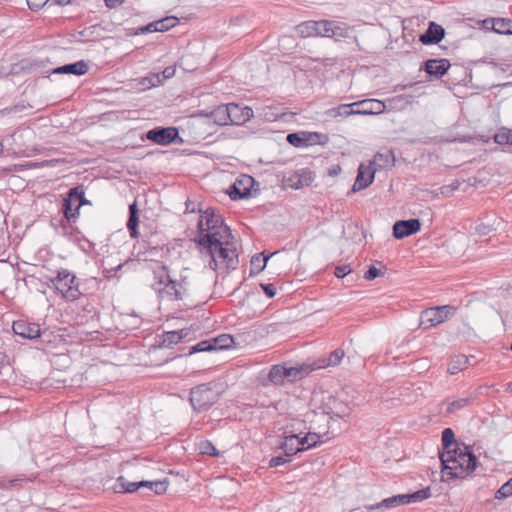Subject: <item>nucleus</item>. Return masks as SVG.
<instances>
[{"mask_svg":"<svg viewBox=\"0 0 512 512\" xmlns=\"http://www.w3.org/2000/svg\"><path fill=\"white\" fill-rule=\"evenodd\" d=\"M218 233L203 234L197 240L202 256L209 257L208 266L216 271L218 268L236 269L238 253L233 238H217Z\"/></svg>","mask_w":512,"mask_h":512,"instance_id":"obj_1","label":"nucleus"},{"mask_svg":"<svg viewBox=\"0 0 512 512\" xmlns=\"http://www.w3.org/2000/svg\"><path fill=\"white\" fill-rule=\"evenodd\" d=\"M442 481L465 479L478 465V460L466 445H455L453 450L440 453Z\"/></svg>","mask_w":512,"mask_h":512,"instance_id":"obj_2","label":"nucleus"},{"mask_svg":"<svg viewBox=\"0 0 512 512\" xmlns=\"http://www.w3.org/2000/svg\"><path fill=\"white\" fill-rule=\"evenodd\" d=\"M185 279L177 281L172 279L167 266L157 265L153 269V282L151 288L160 301H180L186 294Z\"/></svg>","mask_w":512,"mask_h":512,"instance_id":"obj_3","label":"nucleus"},{"mask_svg":"<svg viewBox=\"0 0 512 512\" xmlns=\"http://www.w3.org/2000/svg\"><path fill=\"white\" fill-rule=\"evenodd\" d=\"M315 368L309 364L297 366H287L286 363L276 364L270 368L268 373V382L275 386H282L285 382H294L301 380Z\"/></svg>","mask_w":512,"mask_h":512,"instance_id":"obj_4","label":"nucleus"},{"mask_svg":"<svg viewBox=\"0 0 512 512\" xmlns=\"http://www.w3.org/2000/svg\"><path fill=\"white\" fill-rule=\"evenodd\" d=\"M50 282L56 292L66 301L74 302L82 296L78 278L67 269L58 270L57 275L50 278Z\"/></svg>","mask_w":512,"mask_h":512,"instance_id":"obj_5","label":"nucleus"},{"mask_svg":"<svg viewBox=\"0 0 512 512\" xmlns=\"http://www.w3.org/2000/svg\"><path fill=\"white\" fill-rule=\"evenodd\" d=\"M220 391L213 382L204 383L190 390L189 402L194 411L201 413L210 409L219 399Z\"/></svg>","mask_w":512,"mask_h":512,"instance_id":"obj_6","label":"nucleus"},{"mask_svg":"<svg viewBox=\"0 0 512 512\" xmlns=\"http://www.w3.org/2000/svg\"><path fill=\"white\" fill-rule=\"evenodd\" d=\"M201 212L198 221L199 237L203 234L218 233L219 238H233L231 230L224 224V219L220 214H217L213 208H207Z\"/></svg>","mask_w":512,"mask_h":512,"instance_id":"obj_7","label":"nucleus"},{"mask_svg":"<svg viewBox=\"0 0 512 512\" xmlns=\"http://www.w3.org/2000/svg\"><path fill=\"white\" fill-rule=\"evenodd\" d=\"M455 312L456 307L452 305L427 308L420 314V327L428 329L437 326L452 317Z\"/></svg>","mask_w":512,"mask_h":512,"instance_id":"obj_8","label":"nucleus"},{"mask_svg":"<svg viewBox=\"0 0 512 512\" xmlns=\"http://www.w3.org/2000/svg\"><path fill=\"white\" fill-rule=\"evenodd\" d=\"M146 139L149 141L166 146L173 142H175L177 139L182 142V139L179 137V131L176 127H156L153 128L146 133Z\"/></svg>","mask_w":512,"mask_h":512,"instance_id":"obj_9","label":"nucleus"},{"mask_svg":"<svg viewBox=\"0 0 512 512\" xmlns=\"http://www.w3.org/2000/svg\"><path fill=\"white\" fill-rule=\"evenodd\" d=\"M254 183V179L248 175H242L237 179L229 188V197L236 201L245 199L251 196V188Z\"/></svg>","mask_w":512,"mask_h":512,"instance_id":"obj_10","label":"nucleus"},{"mask_svg":"<svg viewBox=\"0 0 512 512\" xmlns=\"http://www.w3.org/2000/svg\"><path fill=\"white\" fill-rule=\"evenodd\" d=\"M225 110L230 117V125H243L253 117V110L250 107L237 103L225 105Z\"/></svg>","mask_w":512,"mask_h":512,"instance_id":"obj_11","label":"nucleus"},{"mask_svg":"<svg viewBox=\"0 0 512 512\" xmlns=\"http://www.w3.org/2000/svg\"><path fill=\"white\" fill-rule=\"evenodd\" d=\"M421 229L420 220L412 218L396 221L393 225V236L396 239H403L417 233Z\"/></svg>","mask_w":512,"mask_h":512,"instance_id":"obj_12","label":"nucleus"},{"mask_svg":"<svg viewBox=\"0 0 512 512\" xmlns=\"http://www.w3.org/2000/svg\"><path fill=\"white\" fill-rule=\"evenodd\" d=\"M352 105L358 107L355 109L357 115H377L386 110L385 102L377 99H365L353 102Z\"/></svg>","mask_w":512,"mask_h":512,"instance_id":"obj_13","label":"nucleus"},{"mask_svg":"<svg viewBox=\"0 0 512 512\" xmlns=\"http://www.w3.org/2000/svg\"><path fill=\"white\" fill-rule=\"evenodd\" d=\"M15 335L24 339H36L40 336V327L36 323H30L26 320H17L12 325Z\"/></svg>","mask_w":512,"mask_h":512,"instance_id":"obj_14","label":"nucleus"},{"mask_svg":"<svg viewBox=\"0 0 512 512\" xmlns=\"http://www.w3.org/2000/svg\"><path fill=\"white\" fill-rule=\"evenodd\" d=\"M394 165L395 156L392 150L376 153L373 160L369 163V167H371L372 170H375V173L380 170H387Z\"/></svg>","mask_w":512,"mask_h":512,"instance_id":"obj_15","label":"nucleus"},{"mask_svg":"<svg viewBox=\"0 0 512 512\" xmlns=\"http://www.w3.org/2000/svg\"><path fill=\"white\" fill-rule=\"evenodd\" d=\"M444 36V28L435 22H430L426 31L420 35L419 40L424 45H431L439 43Z\"/></svg>","mask_w":512,"mask_h":512,"instance_id":"obj_16","label":"nucleus"},{"mask_svg":"<svg viewBox=\"0 0 512 512\" xmlns=\"http://www.w3.org/2000/svg\"><path fill=\"white\" fill-rule=\"evenodd\" d=\"M374 176L375 170H372L369 165L365 166L364 164H360L356 180L352 187L353 192L361 191L367 188L370 184H372Z\"/></svg>","mask_w":512,"mask_h":512,"instance_id":"obj_17","label":"nucleus"},{"mask_svg":"<svg viewBox=\"0 0 512 512\" xmlns=\"http://www.w3.org/2000/svg\"><path fill=\"white\" fill-rule=\"evenodd\" d=\"M450 66L447 59H429L424 64V70L431 77L439 79L447 73Z\"/></svg>","mask_w":512,"mask_h":512,"instance_id":"obj_18","label":"nucleus"},{"mask_svg":"<svg viewBox=\"0 0 512 512\" xmlns=\"http://www.w3.org/2000/svg\"><path fill=\"white\" fill-rule=\"evenodd\" d=\"M279 448L284 451V454L287 457L305 451V446H303L301 437L298 434L285 436L284 441L280 444Z\"/></svg>","mask_w":512,"mask_h":512,"instance_id":"obj_19","label":"nucleus"},{"mask_svg":"<svg viewBox=\"0 0 512 512\" xmlns=\"http://www.w3.org/2000/svg\"><path fill=\"white\" fill-rule=\"evenodd\" d=\"M404 504H405L404 495L399 494V495H394L392 497L383 499L382 501H380L376 504L365 505L364 508L369 511H374V510L384 511V510H389V509H392V508H395V507H398V506L404 505Z\"/></svg>","mask_w":512,"mask_h":512,"instance_id":"obj_20","label":"nucleus"},{"mask_svg":"<svg viewBox=\"0 0 512 512\" xmlns=\"http://www.w3.org/2000/svg\"><path fill=\"white\" fill-rule=\"evenodd\" d=\"M88 64L84 60L77 61L75 63L65 64L53 69L54 74H73L81 76L87 73Z\"/></svg>","mask_w":512,"mask_h":512,"instance_id":"obj_21","label":"nucleus"},{"mask_svg":"<svg viewBox=\"0 0 512 512\" xmlns=\"http://www.w3.org/2000/svg\"><path fill=\"white\" fill-rule=\"evenodd\" d=\"M311 181L312 178L310 177V174L304 170L293 172L285 180L286 185L293 189H300L304 186H309Z\"/></svg>","mask_w":512,"mask_h":512,"instance_id":"obj_22","label":"nucleus"},{"mask_svg":"<svg viewBox=\"0 0 512 512\" xmlns=\"http://www.w3.org/2000/svg\"><path fill=\"white\" fill-rule=\"evenodd\" d=\"M146 486L144 481L130 482L125 477L119 476L116 480L114 491L116 493H133Z\"/></svg>","mask_w":512,"mask_h":512,"instance_id":"obj_23","label":"nucleus"},{"mask_svg":"<svg viewBox=\"0 0 512 512\" xmlns=\"http://www.w3.org/2000/svg\"><path fill=\"white\" fill-rule=\"evenodd\" d=\"M274 254H276V252L269 253V254H266L265 252H262V253L254 255L251 258V261H250V266H251L250 267V276L257 275L260 272H262L265 269L268 260Z\"/></svg>","mask_w":512,"mask_h":512,"instance_id":"obj_24","label":"nucleus"},{"mask_svg":"<svg viewBox=\"0 0 512 512\" xmlns=\"http://www.w3.org/2000/svg\"><path fill=\"white\" fill-rule=\"evenodd\" d=\"M353 107H355V106L352 105V103L351 104H340L337 107L327 109L324 114L327 118H332V119H335L338 117L347 118L352 115H357L356 110L353 109Z\"/></svg>","mask_w":512,"mask_h":512,"instance_id":"obj_25","label":"nucleus"},{"mask_svg":"<svg viewBox=\"0 0 512 512\" xmlns=\"http://www.w3.org/2000/svg\"><path fill=\"white\" fill-rule=\"evenodd\" d=\"M485 24H491V28L498 34H512V20L504 18H491L483 21Z\"/></svg>","mask_w":512,"mask_h":512,"instance_id":"obj_26","label":"nucleus"},{"mask_svg":"<svg viewBox=\"0 0 512 512\" xmlns=\"http://www.w3.org/2000/svg\"><path fill=\"white\" fill-rule=\"evenodd\" d=\"M139 224V216H138V208L137 203L133 202L129 205V218L127 221V229L129 230L130 236L132 238H138V227Z\"/></svg>","mask_w":512,"mask_h":512,"instance_id":"obj_27","label":"nucleus"},{"mask_svg":"<svg viewBox=\"0 0 512 512\" xmlns=\"http://www.w3.org/2000/svg\"><path fill=\"white\" fill-rule=\"evenodd\" d=\"M76 204L69 193H67L62 204V210L67 220H75L79 216V209Z\"/></svg>","mask_w":512,"mask_h":512,"instance_id":"obj_28","label":"nucleus"},{"mask_svg":"<svg viewBox=\"0 0 512 512\" xmlns=\"http://www.w3.org/2000/svg\"><path fill=\"white\" fill-rule=\"evenodd\" d=\"M305 147L311 145H326L329 142V137L326 134L319 132L303 131Z\"/></svg>","mask_w":512,"mask_h":512,"instance_id":"obj_29","label":"nucleus"},{"mask_svg":"<svg viewBox=\"0 0 512 512\" xmlns=\"http://www.w3.org/2000/svg\"><path fill=\"white\" fill-rule=\"evenodd\" d=\"M187 335L188 331H186L185 329L165 332L163 334L162 345L170 347L171 345L179 343Z\"/></svg>","mask_w":512,"mask_h":512,"instance_id":"obj_30","label":"nucleus"},{"mask_svg":"<svg viewBox=\"0 0 512 512\" xmlns=\"http://www.w3.org/2000/svg\"><path fill=\"white\" fill-rule=\"evenodd\" d=\"M68 193L72 197V199L77 203L76 205L79 210L84 205H91V201L85 198V190L83 185H77L71 188L68 191Z\"/></svg>","mask_w":512,"mask_h":512,"instance_id":"obj_31","label":"nucleus"},{"mask_svg":"<svg viewBox=\"0 0 512 512\" xmlns=\"http://www.w3.org/2000/svg\"><path fill=\"white\" fill-rule=\"evenodd\" d=\"M468 362L469 358L465 355L455 356L448 365V373L451 375L457 374L467 367Z\"/></svg>","mask_w":512,"mask_h":512,"instance_id":"obj_32","label":"nucleus"},{"mask_svg":"<svg viewBox=\"0 0 512 512\" xmlns=\"http://www.w3.org/2000/svg\"><path fill=\"white\" fill-rule=\"evenodd\" d=\"M297 31L302 37L317 36V21H307L297 26Z\"/></svg>","mask_w":512,"mask_h":512,"instance_id":"obj_33","label":"nucleus"},{"mask_svg":"<svg viewBox=\"0 0 512 512\" xmlns=\"http://www.w3.org/2000/svg\"><path fill=\"white\" fill-rule=\"evenodd\" d=\"M405 498V504L408 503H414V502H420L425 499H428L431 496L430 488H424L421 490H418L416 492H413L411 494H403Z\"/></svg>","mask_w":512,"mask_h":512,"instance_id":"obj_34","label":"nucleus"},{"mask_svg":"<svg viewBox=\"0 0 512 512\" xmlns=\"http://www.w3.org/2000/svg\"><path fill=\"white\" fill-rule=\"evenodd\" d=\"M455 445H460L455 440V434L451 428H445L442 431V446L443 451L453 450Z\"/></svg>","mask_w":512,"mask_h":512,"instance_id":"obj_35","label":"nucleus"},{"mask_svg":"<svg viewBox=\"0 0 512 512\" xmlns=\"http://www.w3.org/2000/svg\"><path fill=\"white\" fill-rule=\"evenodd\" d=\"M333 31L331 38H335L336 40L340 38H348L350 37V33L352 32L351 28L348 27L344 23L333 21Z\"/></svg>","mask_w":512,"mask_h":512,"instance_id":"obj_36","label":"nucleus"},{"mask_svg":"<svg viewBox=\"0 0 512 512\" xmlns=\"http://www.w3.org/2000/svg\"><path fill=\"white\" fill-rule=\"evenodd\" d=\"M212 117L214 122L218 125H230V117L227 115V111L225 110V105L218 106L213 112Z\"/></svg>","mask_w":512,"mask_h":512,"instance_id":"obj_37","label":"nucleus"},{"mask_svg":"<svg viewBox=\"0 0 512 512\" xmlns=\"http://www.w3.org/2000/svg\"><path fill=\"white\" fill-rule=\"evenodd\" d=\"M216 339H213V341L205 340L197 343L196 345L192 346L190 348L189 354H194L198 352H209L217 349L216 346Z\"/></svg>","mask_w":512,"mask_h":512,"instance_id":"obj_38","label":"nucleus"},{"mask_svg":"<svg viewBox=\"0 0 512 512\" xmlns=\"http://www.w3.org/2000/svg\"><path fill=\"white\" fill-rule=\"evenodd\" d=\"M473 401V397L471 395H466L464 397H461L459 399L453 400L449 403L447 407V411L449 413H453L455 411H458L460 409H463L464 407L468 406Z\"/></svg>","mask_w":512,"mask_h":512,"instance_id":"obj_39","label":"nucleus"},{"mask_svg":"<svg viewBox=\"0 0 512 512\" xmlns=\"http://www.w3.org/2000/svg\"><path fill=\"white\" fill-rule=\"evenodd\" d=\"M301 442L305 446V450L317 446L321 443V435L314 432L307 433L304 437H301Z\"/></svg>","mask_w":512,"mask_h":512,"instance_id":"obj_40","label":"nucleus"},{"mask_svg":"<svg viewBox=\"0 0 512 512\" xmlns=\"http://www.w3.org/2000/svg\"><path fill=\"white\" fill-rule=\"evenodd\" d=\"M333 21L321 20L317 21V36L331 37L333 31Z\"/></svg>","mask_w":512,"mask_h":512,"instance_id":"obj_41","label":"nucleus"},{"mask_svg":"<svg viewBox=\"0 0 512 512\" xmlns=\"http://www.w3.org/2000/svg\"><path fill=\"white\" fill-rule=\"evenodd\" d=\"M144 483L146 484V486H144L145 488H149L158 495L165 493L168 487L167 480L144 481Z\"/></svg>","mask_w":512,"mask_h":512,"instance_id":"obj_42","label":"nucleus"},{"mask_svg":"<svg viewBox=\"0 0 512 512\" xmlns=\"http://www.w3.org/2000/svg\"><path fill=\"white\" fill-rule=\"evenodd\" d=\"M156 23L158 24L157 27L159 29V32H165L176 26L178 23V19L174 16H170L157 20Z\"/></svg>","mask_w":512,"mask_h":512,"instance_id":"obj_43","label":"nucleus"},{"mask_svg":"<svg viewBox=\"0 0 512 512\" xmlns=\"http://www.w3.org/2000/svg\"><path fill=\"white\" fill-rule=\"evenodd\" d=\"M344 357V351L342 349H336L330 353L326 363L318 366V368L326 367V366H336L340 363L342 358Z\"/></svg>","mask_w":512,"mask_h":512,"instance_id":"obj_44","label":"nucleus"},{"mask_svg":"<svg viewBox=\"0 0 512 512\" xmlns=\"http://www.w3.org/2000/svg\"><path fill=\"white\" fill-rule=\"evenodd\" d=\"M512 496V477L505 482L495 493L496 499H505Z\"/></svg>","mask_w":512,"mask_h":512,"instance_id":"obj_45","label":"nucleus"},{"mask_svg":"<svg viewBox=\"0 0 512 512\" xmlns=\"http://www.w3.org/2000/svg\"><path fill=\"white\" fill-rule=\"evenodd\" d=\"M286 140L289 144L295 147H305L303 131L297 133H289L286 137Z\"/></svg>","mask_w":512,"mask_h":512,"instance_id":"obj_46","label":"nucleus"},{"mask_svg":"<svg viewBox=\"0 0 512 512\" xmlns=\"http://www.w3.org/2000/svg\"><path fill=\"white\" fill-rule=\"evenodd\" d=\"M200 452L202 454H206L213 457L219 456V451L215 448V446L210 441H203L199 445Z\"/></svg>","mask_w":512,"mask_h":512,"instance_id":"obj_47","label":"nucleus"},{"mask_svg":"<svg viewBox=\"0 0 512 512\" xmlns=\"http://www.w3.org/2000/svg\"><path fill=\"white\" fill-rule=\"evenodd\" d=\"M494 142L499 145H509V129L501 128L499 132H497L494 137Z\"/></svg>","mask_w":512,"mask_h":512,"instance_id":"obj_48","label":"nucleus"},{"mask_svg":"<svg viewBox=\"0 0 512 512\" xmlns=\"http://www.w3.org/2000/svg\"><path fill=\"white\" fill-rule=\"evenodd\" d=\"M161 82H162V78H161L160 74H152L150 76L143 78L141 81V83H143L144 85H146V83H148L150 86H155Z\"/></svg>","mask_w":512,"mask_h":512,"instance_id":"obj_49","label":"nucleus"},{"mask_svg":"<svg viewBox=\"0 0 512 512\" xmlns=\"http://www.w3.org/2000/svg\"><path fill=\"white\" fill-rule=\"evenodd\" d=\"M26 2L31 10L36 11L44 7L49 2V0H26Z\"/></svg>","mask_w":512,"mask_h":512,"instance_id":"obj_50","label":"nucleus"},{"mask_svg":"<svg viewBox=\"0 0 512 512\" xmlns=\"http://www.w3.org/2000/svg\"><path fill=\"white\" fill-rule=\"evenodd\" d=\"M379 275H381V272L379 269H377L374 266H371L364 274V278L368 281H372L375 278H377Z\"/></svg>","mask_w":512,"mask_h":512,"instance_id":"obj_51","label":"nucleus"},{"mask_svg":"<svg viewBox=\"0 0 512 512\" xmlns=\"http://www.w3.org/2000/svg\"><path fill=\"white\" fill-rule=\"evenodd\" d=\"M260 287L268 298H273L276 295V288L273 284L261 283Z\"/></svg>","mask_w":512,"mask_h":512,"instance_id":"obj_52","label":"nucleus"},{"mask_svg":"<svg viewBox=\"0 0 512 512\" xmlns=\"http://www.w3.org/2000/svg\"><path fill=\"white\" fill-rule=\"evenodd\" d=\"M26 109V106L24 104H16L11 107H6L1 111L2 114H12V113H19Z\"/></svg>","mask_w":512,"mask_h":512,"instance_id":"obj_53","label":"nucleus"},{"mask_svg":"<svg viewBox=\"0 0 512 512\" xmlns=\"http://www.w3.org/2000/svg\"><path fill=\"white\" fill-rule=\"evenodd\" d=\"M351 272V269L348 265L343 266H337L334 271V275L337 278H344L346 275H348Z\"/></svg>","mask_w":512,"mask_h":512,"instance_id":"obj_54","label":"nucleus"},{"mask_svg":"<svg viewBox=\"0 0 512 512\" xmlns=\"http://www.w3.org/2000/svg\"><path fill=\"white\" fill-rule=\"evenodd\" d=\"M287 456H276V457H272L270 460H269V467H277V466H280L284 463H286L288 460L286 458Z\"/></svg>","mask_w":512,"mask_h":512,"instance_id":"obj_55","label":"nucleus"},{"mask_svg":"<svg viewBox=\"0 0 512 512\" xmlns=\"http://www.w3.org/2000/svg\"><path fill=\"white\" fill-rule=\"evenodd\" d=\"M125 0H104L105 6L114 9L124 3Z\"/></svg>","mask_w":512,"mask_h":512,"instance_id":"obj_56","label":"nucleus"},{"mask_svg":"<svg viewBox=\"0 0 512 512\" xmlns=\"http://www.w3.org/2000/svg\"><path fill=\"white\" fill-rule=\"evenodd\" d=\"M175 74V68L173 66H168L162 71V78L168 79L173 77Z\"/></svg>","mask_w":512,"mask_h":512,"instance_id":"obj_57","label":"nucleus"},{"mask_svg":"<svg viewBox=\"0 0 512 512\" xmlns=\"http://www.w3.org/2000/svg\"><path fill=\"white\" fill-rule=\"evenodd\" d=\"M157 25L158 24L156 23V21H153V22L145 25L144 30H146L148 33L159 32Z\"/></svg>","mask_w":512,"mask_h":512,"instance_id":"obj_58","label":"nucleus"},{"mask_svg":"<svg viewBox=\"0 0 512 512\" xmlns=\"http://www.w3.org/2000/svg\"><path fill=\"white\" fill-rule=\"evenodd\" d=\"M196 211L195 203L193 202H186V210L185 212L194 213Z\"/></svg>","mask_w":512,"mask_h":512,"instance_id":"obj_59","label":"nucleus"},{"mask_svg":"<svg viewBox=\"0 0 512 512\" xmlns=\"http://www.w3.org/2000/svg\"><path fill=\"white\" fill-rule=\"evenodd\" d=\"M70 1L71 0H49V2H51V4L61 5V6L69 4Z\"/></svg>","mask_w":512,"mask_h":512,"instance_id":"obj_60","label":"nucleus"},{"mask_svg":"<svg viewBox=\"0 0 512 512\" xmlns=\"http://www.w3.org/2000/svg\"><path fill=\"white\" fill-rule=\"evenodd\" d=\"M7 364V356L0 352V370Z\"/></svg>","mask_w":512,"mask_h":512,"instance_id":"obj_61","label":"nucleus"},{"mask_svg":"<svg viewBox=\"0 0 512 512\" xmlns=\"http://www.w3.org/2000/svg\"><path fill=\"white\" fill-rule=\"evenodd\" d=\"M145 33H148V32L146 30H144V26H142L137 29V31L135 32V35L145 34Z\"/></svg>","mask_w":512,"mask_h":512,"instance_id":"obj_62","label":"nucleus"},{"mask_svg":"<svg viewBox=\"0 0 512 512\" xmlns=\"http://www.w3.org/2000/svg\"><path fill=\"white\" fill-rule=\"evenodd\" d=\"M339 170H340L339 167L337 169H332V170L329 171V174L330 175H337Z\"/></svg>","mask_w":512,"mask_h":512,"instance_id":"obj_63","label":"nucleus"},{"mask_svg":"<svg viewBox=\"0 0 512 512\" xmlns=\"http://www.w3.org/2000/svg\"><path fill=\"white\" fill-rule=\"evenodd\" d=\"M509 145L512 146V129H509Z\"/></svg>","mask_w":512,"mask_h":512,"instance_id":"obj_64","label":"nucleus"}]
</instances>
